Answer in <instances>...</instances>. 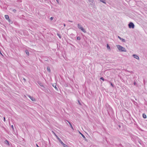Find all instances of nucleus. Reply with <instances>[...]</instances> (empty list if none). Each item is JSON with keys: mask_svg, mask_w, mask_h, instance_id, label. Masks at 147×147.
I'll list each match as a JSON object with an SVG mask.
<instances>
[{"mask_svg": "<svg viewBox=\"0 0 147 147\" xmlns=\"http://www.w3.org/2000/svg\"><path fill=\"white\" fill-rule=\"evenodd\" d=\"M117 47L120 51L125 52H127V50L125 49L121 45H117Z\"/></svg>", "mask_w": 147, "mask_h": 147, "instance_id": "obj_1", "label": "nucleus"}, {"mask_svg": "<svg viewBox=\"0 0 147 147\" xmlns=\"http://www.w3.org/2000/svg\"><path fill=\"white\" fill-rule=\"evenodd\" d=\"M78 27L79 29H80L84 32L85 33L86 32V30L83 28L81 24H78Z\"/></svg>", "mask_w": 147, "mask_h": 147, "instance_id": "obj_2", "label": "nucleus"}, {"mask_svg": "<svg viewBox=\"0 0 147 147\" xmlns=\"http://www.w3.org/2000/svg\"><path fill=\"white\" fill-rule=\"evenodd\" d=\"M128 26L129 28H134V24L131 22H130L128 24Z\"/></svg>", "mask_w": 147, "mask_h": 147, "instance_id": "obj_3", "label": "nucleus"}, {"mask_svg": "<svg viewBox=\"0 0 147 147\" xmlns=\"http://www.w3.org/2000/svg\"><path fill=\"white\" fill-rule=\"evenodd\" d=\"M52 133L53 134L55 135V136L57 138V139L59 140V141L60 142H62V141L59 138V137H58V136L56 135V134H55V133L53 131H52Z\"/></svg>", "mask_w": 147, "mask_h": 147, "instance_id": "obj_4", "label": "nucleus"}, {"mask_svg": "<svg viewBox=\"0 0 147 147\" xmlns=\"http://www.w3.org/2000/svg\"><path fill=\"white\" fill-rule=\"evenodd\" d=\"M133 56L134 58L135 59H136L139 60V57L138 55L136 54H134L132 55Z\"/></svg>", "mask_w": 147, "mask_h": 147, "instance_id": "obj_5", "label": "nucleus"}, {"mask_svg": "<svg viewBox=\"0 0 147 147\" xmlns=\"http://www.w3.org/2000/svg\"><path fill=\"white\" fill-rule=\"evenodd\" d=\"M28 97L32 101H36L34 97L31 96L30 95H28Z\"/></svg>", "mask_w": 147, "mask_h": 147, "instance_id": "obj_6", "label": "nucleus"}, {"mask_svg": "<svg viewBox=\"0 0 147 147\" xmlns=\"http://www.w3.org/2000/svg\"><path fill=\"white\" fill-rule=\"evenodd\" d=\"M80 134L84 138V140L86 141H87V140L86 138V137H85V136L82 134L80 132Z\"/></svg>", "mask_w": 147, "mask_h": 147, "instance_id": "obj_7", "label": "nucleus"}, {"mask_svg": "<svg viewBox=\"0 0 147 147\" xmlns=\"http://www.w3.org/2000/svg\"><path fill=\"white\" fill-rule=\"evenodd\" d=\"M53 87H54L55 89L58 91V88L56 87V85L55 84H54L53 85Z\"/></svg>", "mask_w": 147, "mask_h": 147, "instance_id": "obj_8", "label": "nucleus"}, {"mask_svg": "<svg viewBox=\"0 0 147 147\" xmlns=\"http://www.w3.org/2000/svg\"><path fill=\"white\" fill-rule=\"evenodd\" d=\"M89 1L90 2H91L92 4H95V2L93 0H89Z\"/></svg>", "mask_w": 147, "mask_h": 147, "instance_id": "obj_9", "label": "nucleus"}, {"mask_svg": "<svg viewBox=\"0 0 147 147\" xmlns=\"http://www.w3.org/2000/svg\"><path fill=\"white\" fill-rule=\"evenodd\" d=\"M5 18L6 19L8 20L9 19V16L7 15H5Z\"/></svg>", "mask_w": 147, "mask_h": 147, "instance_id": "obj_10", "label": "nucleus"}, {"mask_svg": "<svg viewBox=\"0 0 147 147\" xmlns=\"http://www.w3.org/2000/svg\"><path fill=\"white\" fill-rule=\"evenodd\" d=\"M61 144L63 145L64 147H66L67 145L64 144L63 142H61Z\"/></svg>", "mask_w": 147, "mask_h": 147, "instance_id": "obj_11", "label": "nucleus"}, {"mask_svg": "<svg viewBox=\"0 0 147 147\" xmlns=\"http://www.w3.org/2000/svg\"><path fill=\"white\" fill-rule=\"evenodd\" d=\"M100 1L103 3H104L106 4V0H100Z\"/></svg>", "mask_w": 147, "mask_h": 147, "instance_id": "obj_12", "label": "nucleus"}, {"mask_svg": "<svg viewBox=\"0 0 147 147\" xmlns=\"http://www.w3.org/2000/svg\"><path fill=\"white\" fill-rule=\"evenodd\" d=\"M25 53H26V54L28 55V56H29V51H28V50H26V51H25Z\"/></svg>", "mask_w": 147, "mask_h": 147, "instance_id": "obj_13", "label": "nucleus"}, {"mask_svg": "<svg viewBox=\"0 0 147 147\" xmlns=\"http://www.w3.org/2000/svg\"><path fill=\"white\" fill-rule=\"evenodd\" d=\"M47 68L48 71H49V72H51V69H50L49 67V66L47 67Z\"/></svg>", "mask_w": 147, "mask_h": 147, "instance_id": "obj_14", "label": "nucleus"}, {"mask_svg": "<svg viewBox=\"0 0 147 147\" xmlns=\"http://www.w3.org/2000/svg\"><path fill=\"white\" fill-rule=\"evenodd\" d=\"M142 116L143 118H146V116L145 114H143Z\"/></svg>", "mask_w": 147, "mask_h": 147, "instance_id": "obj_15", "label": "nucleus"}, {"mask_svg": "<svg viewBox=\"0 0 147 147\" xmlns=\"http://www.w3.org/2000/svg\"><path fill=\"white\" fill-rule=\"evenodd\" d=\"M68 123H69V125H70L72 129L73 130H74V128H73V126L71 124V123H70L69 122H68Z\"/></svg>", "mask_w": 147, "mask_h": 147, "instance_id": "obj_16", "label": "nucleus"}, {"mask_svg": "<svg viewBox=\"0 0 147 147\" xmlns=\"http://www.w3.org/2000/svg\"><path fill=\"white\" fill-rule=\"evenodd\" d=\"M121 40L122 42H125V39H123V38H121Z\"/></svg>", "mask_w": 147, "mask_h": 147, "instance_id": "obj_17", "label": "nucleus"}, {"mask_svg": "<svg viewBox=\"0 0 147 147\" xmlns=\"http://www.w3.org/2000/svg\"><path fill=\"white\" fill-rule=\"evenodd\" d=\"M5 143L6 144H8V145L9 144L8 141L7 140H6L5 141Z\"/></svg>", "mask_w": 147, "mask_h": 147, "instance_id": "obj_18", "label": "nucleus"}, {"mask_svg": "<svg viewBox=\"0 0 147 147\" xmlns=\"http://www.w3.org/2000/svg\"><path fill=\"white\" fill-rule=\"evenodd\" d=\"M107 48L108 49H110V46H109V45L108 44L107 45Z\"/></svg>", "mask_w": 147, "mask_h": 147, "instance_id": "obj_19", "label": "nucleus"}, {"mask_svg": "<svg viewBox=\"0 0 147 147\" xmlns=\"http://www.w3.org/2000/svg\"><path fill=\"white\" fill-rule=\"evenodd\" d=\"M57 35L59 36V37L60 38H61V36L60 35L58 34V33H57Z\"/></svg>", "mask_w": 147, "mask_h": 147, "instance_id": "obj_20", "label": "nucleus"}, {"mask_svg": "<svg viewBox=\"0 0 147 147\" xmlns=\"http://www.w3.org/2000/svg\"><path fill=\"white\" fill-rule=\"evenodd\" d=\"M77 39L78 40H80L81 39V38L80 36H78L77 38Z\"/></svg>", "mask_w": 147, "mask_h": 147, "instance_id": "obj_21", "label": "nucleus"}, {"mask_svg": "<svg viewBox=\"0 0 147 147\" xmlns=\"http://www.w3.org/2000/svg\"><path fill=\"white\" fill-rule=\"evenodd\" d=\"M8 20V21L9 22V23H12V21H11V20L9 19Z\"/></svg>", "mask_w": 147, "mask_h": 147, "instance_id": "obj_22", "label": "nucleus"}, {"mask_svg": "<svg viewBox=\"0 0 147 147\" xmlns=\"http://www.w3.org/2000/svg\"><path fill=\"white\" fill-rule=\"evenodd\" d=\"M100 80H102L103 81H104V78H103V77H101V78H100Z\"/></svg>", "mask_w": 147, "mask_h": 147, "instance_id": "obj_23", "label": "nucleus"}, {"mask_svg": "<svg viewBox=\"0 0 147 147\" xmlns=\"http://www.w3.org/2000/svg\"><path fill=\"white\" fill-rule=\"evenodd\" d=\"M58 4H59V0H56Z\"/></svg>", "mask_w": 147, "mask_h": 147, "instance_id": "obj_24", "label": "nucleus"}, {"mask_svg": "<svg viewBox=\"0 0 147 147\" xmlns=\"http://www.w3.org/2000/svg\"><path fill=\"white\" fill-rule=\"evenodd\" d=\"M16 9H14L13 10V11L14 13L16 12Z\"/></svg>", "mask_w": 147, "mask_h": 147, "instance_id": "obj_25", "label": "nucleus"}, {"mask_svg": "<svg viewBox=\"0 0 147 147\" xmlns=\"http://www.w3.org/2000/svg\"><path fill=\"white\" fill-rule=\"evenodd\" d=\"M118 37L120 40H121V39L122 38H121L119 36H118Z\"/></svg>", "mask_w": 147, "mask_h": 147, "instance_id": "obj_26", "label": "nucleus"}, {"mask_svg": "<svg viewBox=\"0 0 147 147\" xmlns=\"http://www.w3.org/2000/svg\"><path fill=\"white\" fill-rule=\"evenodd\" d=\"M53 19V17H51V18H50V20H52Z\"/></svg>", "mask_w": 147, "mask_h": 147, "instance_id": "obj_27", "label": "nucleus"}, {"mask_svg": "<svg viewBox=\"0 0 147 147\" xmlns=\"http://www.w3.org/2000/svg\"><path fill=\"white\" fill-rule=\"evenodd\" d=\"M39 84L41 86H43L42 84L41 83H39Z\"/></svg>", "mask_w": 147, "mask_h": 147, "instance_id": "obj_28", "label": "nucleus"}, {"mask_svg": "<svg viewBox=\"0 0 147 147\" xmlns=\"http://www.w3.org/2000/svg\"><path fill=\"white\" fill-rule=\"evenodd\" d=\"M110 83H111V86L113 87V85L112 84V83L111 82Z\"/></svg>", "mask_w": 147, "mask_h": 147, "instance_id": "obj_29", "label": "nucleus"}, {"mask_svg": "<svg viewBox=\"0 0 147 147\" xmlns=\"http://www.w3.org/2000/svg\"><path fill=\"white\" fill-rule=\"evenodd\" d=\"M78 103L80 105H81V104L80 102L79 101V100H78Z\"/></svg>", "mask_w": 147, "mask_h": 147, "instance_id": "obj_30", "label": "nucleus"}, {"mask_svg": "<svg viewBox=\"0 0 147 147\" xmlns=\"http://www.w3.org/2000/svg\"><path fill=\"white\" fill-rule=\"evenodd\" d=\"M11 127L12 128V129H14V128H13V125H11Z\"/></svg>", "mask_w": 147, "mask_h": 147, "instance_id": "obj_31", "label": "nucleus"}, {"mask_svg": "<svg viewBox=\"0 0 147 147\" xmlns=\"http://www.w3.org/2000/svg\"><path fill=\"white\" fill-rule=\"evenodd\" d=\"M23 80H24L25 82L26 81V79L25 78H23Z\"/></svg>", "mask_w": 147, "mask_h": 147, "instance_id": "obj_32", "label": "nucleus"}, {"mask_svg": "<svg viewBox=\"0 0 147 147\" xmlns=\"http://www.w3.org/2000/svg\"><path fill=\"white\" fill-rule=\"evenodd\" d=\"M136 84V83L135 82H134V84L135 85Z\"/></svg>", "mask_w": 147, "mask_h": 147, "instance_id": "obj_33", "label": "nucleus"}, {"mask_svg": "<svg viewBox=\"0 0 147 147\" xmlns=\"http://www.w3.org/2000/svg\"><path fill=\"white\" fill-rule=\"evenodd\" d=\"M68 21L70 22H73L72 21H70V20H68Z\"/></svg>", "mask_w": 147, "mask_h": 147, "instance_id": "obj_34", "label": "nucleus"}, {"mask_svg": "<svg viewBox=\"0 0 147 147\" xmlns=\"http://www.w3.org/2000/svg\"><path fill=\"white\" fill-rule=\"evenodd\" d=\"M4 121H5V117H4Z\"/></svg>", "mask_w": 147, "mask_h": 147, "instance_id": "obj_35", "label": "nucleus"}, {"mask_svg": "<svg viewBox=\"0 0 147 147\" xmlns=\"http://www.w3.org/2000/svg\"><path fill=\"white\" fill-rule=\"evenodd\" d=\"M64 25V27H65V26H66L65 24H64V25Z\"/></svg>", "mask_w": 147, "mask_h": 147, "instance_id": "obj_36", "label": "nucleus"}, {"mask_svg": "<svg viewBox=\"0 0 147 147\" xmlns=\"http://www.w3.org/2000/svg\"><path fill=\"white\" fill-rule=\"evenodd\" d=\"M66 147H69L68 146H67Z\"/></svg>", "mask_w": 147, "mask_h": 147, "instance_id": "obj_37", "label": "nucleus"}, {"mask_svg": "<svg viewBox=\"0 0 147 147\" xmlns=\"http://www.w3.org/2000/svg\"><path fill=\"white\" fill-rule=\"evenodd\" d=\"M1 55H2V54L1 53Z\"/></svg>", "mask_w": 147, "mask_h": 147, "instance_id": "obj_38", "label": "nucleus"}, {"mask_svg": "<svg viewBox=\"0 0 147 147\" xmlns=\"http://www.w3.org/2000/svg\"><path fill=\"white\" fill-rule=\"evenodd\" d=\"M1 55H2V54L1 53Z\"/></svg>", "mask_w": 147, "mask_h": 147, "instance_id": "obj_39", "label": "nucleus"}, {"mask_svg": "<svg viewBox=\"0 0 147 147\" xmlns=\"http://www.w3.org/2000/svg\"><path fill=\"white\" fill-rule=\"evenodd\" d=\"M1 55H2V54L1 53Z\"/></svg>", "mask_w": 147, "mask_h": 147, "instance_id": "obj_40", "label": "nucleus"}]
</instances>
